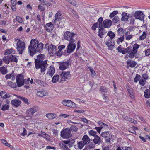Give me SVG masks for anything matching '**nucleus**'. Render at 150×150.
Here are the masks:
<instances>
[{
  "mask_svg": "<svg viewBox=\"0 0 150 150\" xmlns=\"http://www.w3.org/2000/svg\"><path fill=\"white\" fill-rule=\"evenodd\" d=\"M117 50L118 52H120L121 53L124 54H125V49L124 48H122L121 45H120L118 47Z\"/></svg>",
  "mask_w": 150,
  "mask_h": 150,
  "instance_id": "43",
  "label": "nucleus"
},
{
  "mask_svg": "<svg viewBox=\"0 0 150 150\" xmlns=\"http://www.w3.org/2000/svg\"><path fill=\"white\" fill-rule=\"evenodd\" d=\"M114 44V43H113L112 44H109L108 45H107L108 49L111 50H112L113 48Z\"/></svg>",
  "mask_w": 150,
  "mask_h": 150,
  "instance_id": "64",
  "label": "nucleus"
},
{
  "mask_svg": "<svg viewBox=\"0 0 150 150\" xmlns=\"http://www.w3.org/2000/svg\"><path fill=\"white\" fill-rule=\"evenodd\" d=\"M75 41L70 42L66 48V52L68 53H70L75 49L76 45L74 42Z\"/></svg>",
  "mask_w": 150,
  "mask_h": 150,
  "instance_id": "8",
  "label": "nucleus"
},
{
  "mask_svg": "<svg viewBox=\"0 0 150 150\" xmlns=\"http://www.w3.org/2000/svg\"><path fill=\"white\" fill-rule=\"evenodd\" d=\"M98 123L100 127L102 128V129L103 128H104L106 129H108L109 128L108 126L107 125L104 123L103 122L100 121H99L98 122Z\"/></svg>",
  "mask_w": 150,
  "mask_h": 150,
  "instance_id": "27",
  "label": "nucleus"
},
{
  "mask_svg": "<svg viewBox=\"0 0 150 150\" xmlns=\"http://www.w3.org/2000/svg\"><path fill=\"white\" fill-rule=\"evenodd\" d=\"M85 145L82 141H80L77 143V146L76 145H74V147L77 149H81L83 148Z\"/></svg>",
  "mask_w": 150,
  "mask_h": 150,
  "instance_id": "22",
  "label": "nucleus"
},
{
  "mask_svg": "<svg viewBox=\"0 0 150 150\" xmlns=\"http://www.w3.org/2000/svg\"><path fill=\"white\" fill-rule=\"evenodd\" d=\"M75 35V33H74L67 31L64 33V38L66 40L69 41L70 42L75 41V40L73 38Z\"/></svg>",
  "mask_w": 150,
  "mask_h": 150,
  "instance_id": "5",
  "label": "nucleus"
},
{
  "mask_svg": "<svg viewBox=\"0 0 150 150\" xmlns=\"http://www.w3.org/2000/svg\"><path fill=\"white\" fill-rule=\"evenodd\" d=\"M56 55L59 57H61L62 54H63L65 55L66 54V52L65 50L64 51L63 53H61L60 52L58 51L57 52H56V53H55Z\"/></svg>",
  "mask_w": 150,
  "mask_h": 150,
  "instance_id": "52",
  "label": "nucleus"
},
{
  "mask_svg": "<svg viewBox=\"0 0 150 150\" xmlns=\"http://www.w3.org/2000/svg\"><path fill=\"white\" fill-rule=\"evenodd\" d=\"M25 42L21 40H19L16 44L17 49L20 54H22L25 48Z\"/></svg>",
  "mask_w": 150,
  "mask_h": 150,
  "instance_id": "4",
  "label": "nucleus"
},
{
  "mask_svg": "<svg viewBox=\"0 0 150 150\" xmlns=\"http://www.w3.org/2000/svg\"><path fill=\"white\" fill-rule=\"evenodd\" d=\"M126 30L125 28L120 27L118 29L117 32L119 35L122 36L124 34Z\"/></svg>",
  "mask_w": 150,
  "mask_h": 150,
  "instance_id": "28",
  "label": "nucleus"
},
{
  "mask_svg": "<svg viewBox=\"0 0 150 150\" xmlns=\"http://www.w3.org/2000/svg\"><path fill=\"white\" fill-rule=\"evenodd\" d=\"M82 142L85 144H88L91 141V139L87 135H84L82 138Z\"/></svg>",
  "mask_w": 150,
  "mask_h": 150,
  "instance_id": "19",
  "label": "nucleus"
},
{
  "mask_svg": "<svg viewBox=\"0 0 150 150\" xmlns=\"http://www.w3.org/2000/svg\"><path fill=\"white\" fill-rule=\"evenodd\" d=\"M15 51L12 48L7 49L4 52V54L7 55L11 54H13L15 53Z\"/></svg>",
  "mask_w": 150,
  "mask_h": 150,
  "instance_id": "30",
  "label": "nucleus"
},
{
  "mask_svg": "<svg viewBox=\"0 0 150 150\" xmlns=\"http://www.w3.org/2000/svg\"><path fill=\"white\" fill-rule=\"evenodd\" d=\"M129 131L130 132L135 135L136 134V131H135V130L134 129V126H132V127H130L129 129Z\"/></svg>",
  "mask_w": 150,
  "mask_h": 150,
  "instance_id": "56",
  "label": "nucleus"
},
{
  "mask_svg": "<svg viewBox=\"0 0 150 150\" xmlns=\"http://www.w3.org/2000/svg\"><path fill=\"white\" fill-rule=\"evenodd\" d=\"M55 72V69L53 66H50L47 71V74L52 77L54 74Z\"/></svg>",
  "mask_w": 150,
  "mask_h": 150,
  "instance_id": "14",
  "label": "nucleus"
},
{
  "mask_svg": "<svg viewBox=\"0 0 150 150\" xmlns=\"http://www.w3.org/2000/svg\"><path fill=\"white\" fill-rule=\"evenodd\" d=\"M59 79V77L58 75H55L52 78V82L54 83H56L58 81Z\"/></svg>",
  "mask_w": 150,
  "mask_h": 150,
  "instance_id": "39",
  "label": "nucleus"
},
{
  "mask_svg": "<svg viewBox=\"0 0 150 150\" xmlns=\"http://www.w3.org/2000/svg\"><path fill=\"white\" fill-rule=\"evenodd\" d=\"M57 21H60L59 25H60L62 27L63 26L65 21V19L63 17L60 12L59 11H58L55 14V19L54 23H56Z\"/></svg>",
  "mask_w": 150,
  "mask_h": 150,
  "instance_id": "3",
  "label": "nucleus"
},
{
  "mask_svg": "<svg viewBox=\"0 0 150 150\" xmlns=\"http://www.w3.org/2000/svg\"><path fill=\"white\" fill-rule=\"evenodd\" d=\"M99 28L100 29L99 30V31L98 33V36L102 38L103 37L104 33L103 32L105 29L103 28V27L102 28L99 27Z\"/></svg>",
  "mask_w": 150,
  "mask_h": 150,
  "instance_id": "34",
  "label": "nucleus"
},
{
  "mask_svg": "<svg viewBox=\"0 0 150 150\" xmlns=\"http://www.w3.org/2000/svg\"><path fill=\"white\" fill-rule=\"evenodd\" d=\"M98 23H94L92 27V29L93 30H95L98 27Z\"/></svg>",
  "mask_w": 150,
  "mask_h": 150,
  "instance_id": "62",
  "label": "nucleus"
},
{
  "mask_svg": "<svg viewBox=\"0 0 150 150\" xmlns=\"http://www.w3.org/2000/svg\"><path fill=\"white\" fill-rule=\"evenodd\" d=\"M41 1L42 2V3L44 5L50 6L51 4L50 3V2H49L48 0H41Z\"/></svg>",
  "mask_w": 150,
  "mask_h": 150,
  "instance_id": "47",
  "label": "nucleus"
},
{
  "mask_svg": "<svg viewBox=\"0 0 150 150\" xmlns=\"http://www.w3.org/2000/svg\"><path fill=\"white\" fill-rule=\"evenodd\" d=\"M112 22L114 23H116L119 21V18L118 16L114 17L112 19Z\"/></svg>",
  "mask_w": 150,
  "mask_h": 150,
  "instance_id": "53",
  "label": "nucleus"
},
{
  "mask_svg": "<svg viewBox=\"0 0 150 150\" xmlns=\"http://www.w3.org/2000/svg\"><path fill=\"white\" fill-rule=\"evenodd\" d=\"M39 110V108L36 106L27 109L26 111L27 115L24 117V119L27 120H30L33 117V114L38 111Z\"/></svg>",
  "mask_w": 150,
  "mask_h": 150,
  "instance_id": "2",
  "label": "nucleus"
},
{
  "mask_svg": "<svg viewBox=\"0 0 150 150\" xmlns=\"http://www.w3.org/2000/svg\"><path fill=\"white\" fill-rule=\"evenodd\" d=\"M59 69L62 70H64L68 68L69 62H61L59 63Z\"/></svg>",
  "mask_w": 150,
  "mask_h": 150,
  "instance_id": "12",
  "label": "nucleus"
},
{
  "mask_svg": "<svg viewBox=\"0 0 150 150\" xmlns=\"http://www.w3.org/2000/svg\"><path fill=\"white\" fill-rule=\"evenodd\" d=\"M145 97L146 98H149L150 97V90L148 89L145 90L144 92Z\"/></svg>",
  "mask_w": 150,
  "mask_h": 150,
  "instance_id": "41",
  "label": "nucleus"
},
{
  "mask_svg": "<svg viewBox=\"0 0 150 150\" xmlns=\"http://www.w3.org/2000/svg\"><path fill=\"white\" fill-rule=\"evenodd\" d=\"M141 76L140 75L137 74L136 77L134 78V81L135 82H137L139 79H140Z\"/></svg>",
  "mask_w": 150,
  "mask_h": 150,
  "instance_id": "61",
  "label": "nucleus"
},
{
  "mask_svg": "<svg viewBox=\"0 0 150 150\" xmlns=\"http://www.w3.org/2000/svg\"><path fill=\"white\" fill-rule=\"evenodd\" d=\"M68 1L71 4L74 6H75L76 5V2L75 0H66Z\"/></svg>",
  "mask_w": 150,
  "mask_h": 150,
  "instance_id": "57",
  "label": "nucleus"
},
{
  "mask_svg": "<svg viewBox=\"0 0 150 150\" xmlns=\"http://www.w3.org/2000/svg\"><path fill=\"white\" fill-rule=\"evenodd\" d=\"M146 82V81L145 80L141 79L139 80V83L142 86H144Z\"/></svg>",
  "mask_w": 150,
  "mask_h": 150,
  "instance_id": "60",
  "label": "nucleus"
},
{
  "mask_svg": "<svg viewBox=\"0 0 150 150\" xmlns=\"http://www.w3.org/2000/svg\"><path fill=\"white\" fill-rule=\"evenodd\" d=\"M107 35L109 36L110 38L112 39L115 37V34L113 32L110 31L107 33Z\"/></svg>",
  "mask_w": 150,
  "mask_h": 150,
  "instance_id": "45",
  "label": "nucleus"
},
{
  "mask_svg": "<svg viewBox=\"0 0 150 150\" xmlns=\"http://www.w3.org/2000/svg\"><path fill=\"white\" fill-rule=\"evenodd\" d=\"M21 101L19 100L14 99L11 101V103L13 106L15 107H18L21 104Z\"/></svg>",
  "mask_w": 150,
  "mask_h": 150,
  "instance_id": "23",
  "label": "nucleus"
},
{
  "mask_svg": "<svg viewBox=\"0 0 150 150\" xmlns=\"http://www.w3.org/2000/svg\"><path fill=\"white\" fill-rule=\"evenodd\" d=\"M0 96L2 98L4 99L9 98L11 97L10 94L4 91H1L0 92Z\"/></svg>",
  "mask_w": 150,
  "mask_h": 150,
  "instance_id": "20",
  "label": "nucleus"
},
{
  "mask_svg": "<svg viewBox=\"0 0 150 150\" xmlns=\"http://www.w3.org/2000/svg\"><path fill=\"white\" fill-rule=\"evenodd\" d=\"M70 130L72 131L76 132L77 131L78 129L76 126L75 125H71L70 128Z\"/></svg>",
  "mask_w": 150,
  "mask_h": 150,
  "instance_id": "49",
  "label": "nucleus"
},
{
  "mask_svg": "<svg viewBox=\"0 0 150 150\" xmlns=\"http://www.w3.org/2000/svg\"><path fill=\"white\" fill-rule=\"evenodd\" d=\"M103 21V18L102 17H100L98 20V22L99 23V27L102 28L103 27V23L102 22Z\"/></svg>",
  "mask_w": 150,
  "mask_h": 150,
  "instance_id": "50",
  "label": "nucleus"
},
{
  "mask_svg": "<svg viewBox=\"0 0 150 150\" xmlns=\"http://www.w3.org/2000/svg\"><path fill=\"white\" fill-rule=\"evenodd\" d=\"M111 21L110 20H105L103 23V27L109 28L111 25Z\"/></svg>",
  "mask_w": 150,
  "mask_h": 150,
  "instance_id": "16",
  "label": "nucleus"
},
{
  "mask_svg": "<svg viewBox=\"0 0 150 150\" xmlns=\"http://www.w3.org/2000/svg\"><path fill=\"white\" fill-rule=\"evenodd\" d=\"M100 90L102 92L106 93L107 92V88L105 87L101 86L100 88Z\"/></svg>",
  "mask_w": 150,
  "mask_h": 150,
  "instance_id": "58",
  "label": "nucleus"
},
{
  "mask_svg": "<svg viewBox=\"0 0 150 150\" xmlns=\"http://www.w3.org/2000/svg\"><path fill=\"white\" fill-rule=\"evenodd\" d=\"M139 45L137 44H135L133 45L132 49L133 52L134 53L135 55L137 53V49L139 47Z\"/></svg>",
  "mask_w": 150,
  "mask_h": 150,
  "instance_id": "36",
  "label": "nucleus"
},
{
  "mask_svg": "<svg viewBox=\"0 0 150 150\" xmlns=\"http://www.w3.org/2000/svg\"><path fill=\"white\" fill-rule=\"evenodd\" d=\"M125 54L128 53L129 54L128 57L131 58L132 59L134 58L135 54L133 52L132 48L131 46H129L128 47L125 49Z\"/></svg>",
  "mask_w": 150,
  "mask_h": 150,
  "instance_id": "10",
  "label": "nucleus"
},
{
  "mask_svg": "<svg viewBox=\"0 0 150 150\" xmlns=\"http://www.w3.org/2000/svg\"><path fill=\"white\" fill-rule=\"evenodd\" d=\"M16 19L18 23H21L23 22V20L22 18L19 16H17L16 17Z\"/></svg>",
  "mask_w": 150,
  "mask_h": 150,
  "instance_id": "63",
  "label": "nucleus"
},
{
  "mask_svg": "<svg viewBox=\"0 0 150 150\" xmlns=\"http://www.w3.org/2000/svg\"><path fill=\"white\" fill-rule=\"evenodd\" d=\"M61 77L60 80V82L62 81H64L66 79H67L70 77V72H62V73L60 74Z\"/></svg>",
  "mask_w": 150,
  "mask_h": 150,
  "instance_id": "11",
  "label": "nucleus"
},
{
  "mask_svg": "<svg viewBox=\"0 0 150 150\" xmlns=\"http://www.w3.org/2000/svg\"><path fill=\"white\" fill-rule=\"evenodd\" d=\"M44 56L43 54L39 55L37 56V59H35V68L37 69H40L41 73L44 72L48 66L47 61H42Z\"/></svg>",
  "mask_w": 150,
  "mask_h": 150,
  "instance_id": "1",
  "label": "nucleus"
},
{
  "mask_svg": "<svg viewBox=\"0 0 150 150\" xmlns=\"http://www.w3.org/2000/svg\"><path fill=\"white\" fill-rule=\"evenodd\" d=\"M19 98L23 100L24 103L27 105L29 104V103L28 102V100L27 98L19 96L18 97Z\"/></svg>",
  "mask_w": 150,
  "mask_h": 150,
  "instance_id": "44",
  "label": "nucleus"
},
{
  "mask_svg": "<svg viewBox=\"0 0 150 150\" xmlns=\"http://www.w3.org/2000/svg\"><path fill=\"white\" fill-rule=\"evenodd\" d=\"M28 50L31 56H33L36 53V47H32L30 45L28 46Z\"/></svg>",
  "mask_w": 150,
  "mask_h": 150,
  "instance_id": "15",
  "label": "nucleus"
},
{
  "mask_svg": "<svg viewBox=\"0 0 150 150\" xmlns=\"http://www.w3.org/2000/svg\"><path fill=\"white\" fill-rule=\"evenodd\" d=\"M43 44L42 43H40L38 44L36 47V52L40 53L43 50Z\"/></svg>",
  "mask_w": 150,
  "mask_h": 150,
  "instance_id": "26",
  "label": "nucleus"
},
{
  "mask_svg": "<svg viewBox=\"0 0 150 150\" xmlns=\"http://www.w3.org/2000/svg\"><path fill=\"white\" fill-rule=\"evenodd\" d=\"M59 144L64 150H70L65 145L63 144V143H60Z\"/></svg>",
  "mask_w": 150,
  "mask_h": 150,
  "instance_id": "48",
  "label": "nucleus"
},
{
  "mask_svg": "<svg viewBox=\"0 0 150 150\" xmlns=\"http://www.w3.org/2000/svg\"><path fill=\"white\" fill-rule=\"evenodd\" d=\"M70 129L69 128H66L61 132V136L64 139H68L71 136Z\"/></svg>",
  "mask_w": 150,
  "mask_h": 150,
  "instance_id": "6",
  "label": "nucleus"
},
{
  "mask_svg": "<svg viewBox=\"0 0 150 150\" xmlns=\"http://www.w3.org/2000/svg\"><path fill=\"white\" fill-rule=\"evenodd\" d=\"M147 35V31H144L142 35H140L139 37V40H143L146 38V37Z\"/></svg>",
  "mask_w": 150,
  "mask_h": 150,
  "instance_id": "38",
  "label": "nucleus"
},
{
  "mask_svg": "<svg viewBox=\"0 0 150 150\" xmlns=\"http://www.w3.org/2000/svg\"><path fill=\"white\" fill-rule=\"evenodd\" d=\"M9 56L4 57L3 58V62L6 64H8L10 61Z\"/></svg>",
  "mask_w": 150,
  "mask_h": 150,
  "instance_id": "37",
  "label": "nucleus"
},
{
  "mask_svg": "<svg viewBox=\"0 0 150 150\" xmlns=\"http://www.w3.org/2000/svg\"><path fill=\"white\" fill-rule=\"evenodd\" d=\"M124 38L123 36L117 39L116 42L118 44H119L120 43H122L124 40Z\"/></svg>",
  "mask_w": 150,
  "mask_h": 150,
  "instance_id": "51",
  "label": "nucleus"
},
{
  "mask_svg": "<svg viewBox=\"0 0 150 150\" xmlns=\"http://www.w3.org/2000/svg\"><path fill=\"white\" fill-rule=\"evenodd\" d=\"M8 86L13 88H16V85L15 83L10 82L8 83Z\"/></svg>",
  "mask_w": 150,
  "mask_h": 150,
  "instance_id": "55",
  "label": "nucleus"
},
{
  "mask_svg": "<svg viewBox=\"0 0 150 150\" xmlns=\"http://www.w3.org/2000/svg\"><path fill=\"white\" fill-rule=\"evenodd\" d=\"M0 72L3 74H5L8 72V71L6 69V67H0Z\"/></svg>",
  "mask_w": 150,
  "mask_h": 150,
  "instance_id": "35",
  "label": "nucleus"
},
{
  "mask_svg": "<svg viewBox=\"0 0 150 150\" xmlns=\"http://www.w3.org/2000/svg\"><path fill=\"white\" fill-rule=\"evenodd\" d=\"M127 65H129L131 68L135 67L137 64V63L134 61H132L131 60L129 59L127 62Z\"/></svg>",
  "mask_w": 150,
  "mask_h": 150,
  "instance_id": "25",
  "label": "nucleus"
},
{
  "mask_svg": "<svg viewBox=\"0 0 150 150\" xmlns=\"http://www.w3.org/2000/svg\"><path fill=\"white\" fill-rule=\"evenodd\" d=\"M37 94L39 96L43 97L46 96L47 94L46 92H44L39 91L37 92Z\"/></svg>",
  "mask_w": 150,
  "mask_h": 150,
  "instance_id": "42",
  "label": "nucleus"
},
{
  "mask_svg": "<svg viewBox=\"0 0 150 150\" xmlns=\"http://www.w3.org/2000/svg\"><path fill=\"white\" fill-rule=\"evenodd\" d=\"M144 16L145 15L142 11H137L135 12L134 16L136 19L143 21L144 20Z\"/></svg>",
  "mask_w": 150,
  "mask_h": 150,
  "instance_id": "9",
  "label": "nucleus"
},
{
  "mask_svg": "<svg viewBox=\"0 0 150 150\" xmlns=\"http://www.w3.org/2000/svg\"><path fill=\"white\" fill-rule=\"evenodd\" d=\"M110 132L109 131L104 132L101 134L102 137L103 138H107L110 137Z\"/></svg>",
  "mask_w": 150,
  "mask_h": 150,
  "instance_id": "33",
  "label": "nucleus"
},
{
  "mask_svg": "<svg viewBox=\"0 0 150 150\" xmlns=\"http://www.w3.org/2000/svg\"><path fill=\"white\" fill-rule=\"evenodd\" d=\"M17 57L16 55H12L9 56L10 62H13L17 63L18 62V59L17 58Z\"/></svg>",
  "mask_w": 150,
  "mask_h": 150,
  "instance_id": "31",
  "label": "nucleus"
},
{
  "mask_svg": "<svg viewBox=\"0 0 150 150\" xmlns=\"http://www.w3.org/2000/svg\"><path fill=\"white\" fill-rule=\"evenodd\" d=\"M45 27L46 31L49 32L52 31L54 29L53 25L51 22L47 23Z\"/></svg>",
  "mask_w": 150,
  "mask_h": 150,
  "instance_id": "13",
  "label": "nucleus"
},
{
  "mask_svg": "<svg viewBox=\"0 0 150 150\" xmlns=\"http://www.w3.org/2000/svg\"><path fill=\"white\" fill-rule=\"evenodd\" d=\"M74 103L72 102L71 100H64L61 102V103L63 104L64 106L70 107V103Z\"/></svg>",
  "mask_w": 150,
  "mask_h": 150,
  "instance_id": "21",
  "label": "nucleus"
},
{
  "mask_svg": "<svg viewBox=\"0 0 150 150\" xmlns=\"http://www.w3.org/2000/svg\"><path fill=\"white\" fill-rule=\"evenodd\" d=\"M56 46L52 44H51L48 47V51L52 54L56 53Z\"/></svg>",
  "mask_w": 150,
  "mask_h": 150,
  "instance_id": "17",
  "label": "nucleus"
},
{
  "mask_svg": "<svg viewBox=\"0 0 150 150\" xmlns=\"http://www.w3.org/2000/svg\"><path fill=\"white\" fill-rule=\"evenodd\" d=\"M118 11H114L112 12L110 15L109 16L110 18H112L116 14L118 13Z\"/></svg>",
  "mask_w": 150,
  "mask_h": 150,
  "instance_id": "54",
  "label": "nucleus"
},
{
  "mask_svg": "<svg viewBox=\"0 0 150 150\" xmlns=\"http://www.w3.org/2000/svg\"><path fill=\"white\" fill-rule=\"evenodd\" d=\"M122 21H126L129 18V16L127 14V13L124 12L122 14Z\"/></svg>",
  "mask_w": 150,
  "mask_h": 150,
  "instance_id": "32",
  "label": "nucleus"
},
{
  "mask_svg": "<svg viewBox=\"0 0 150 150\" xmlns=\"http://www.w3.org/2000/svg\"><path fill=\"white\" fill-rule=\"evenodd\" d=\"M34 81L35 82H36V83L40 85H42L44 86L46 84L43 81L38 79H35L34 80Z\"/></svg>",
  "mask_w": 150,
  "mask_h": 150,
  "instance_id": "40",
  "label": "nucleus"
},
{
  "mask_svg": "<svg viewBox=\"0 0 150 150\" xmlns=\"http://www.w3.org/2000/svg\"><path fill=\"white\" fill-rule=\"evenodd\" d=\"M88 134L89 135L95 137L96 135V134H97V132L93 130H91L88 131Z\"/></svg>",
  "mask_w": 150,
  "mask_h": 150,
  "instance_id": "46",
  "label": "nucleus"
},
{
  "mask_svg": "<svg viewBox=\"0 0 150 150\" xmlns=\"http://www.w3.org/2000/svg\"><path fill=\"white\" fill-rule=\"evenodd\" d=\"M39 41L36 39H32L31 40L29 45L36 47L38 44Z\"/></svg>",
  "mask_w": 150,
  "mask_h": 150,
  "instance_id": "24",
  "label": "nucleus"
},
{
  "mask_svg": "<svg viewBox=\"0 0 150 150\" xmlns=\"http://www.w3.org/2000/svg\"><path fill=\"white\" fill-rule=\"evenodd\" d=\"M9 108V106L8 105L5 104L3 105L1 108L2 110L4 111L8 110Z\"/></svg>",
  "mask_w": 150,
  "mask_h": 150,
  "instance_id": "59",
  "label": "nucleus"
},
{
  "mask_svg": "<svg viewBox=\"0 0 150 150\" xmlns=\"http://www.w3.org/2000/svg\"><path fill=\"white\" fill-rule=\"evenodd\" d=\"M93 141L95 145H99L101 142V139L98 135H96L94 137Z\"/></svg>",
  "mask_w": 150,
  "mask_h": 150,
  "instance_id": "18",
  "label": "nucleus"
},
{
  "mask_svg": "<svg viewBox=\"0 0 150 150\" xmlns=\"http://www.w3.org/2000/svg\"><path fill=\"white\" fill-rule=\"evenodd\" d=\"M16 80L18 87H21L24 84L25 80L22 74H20L17 75L16 78Z\"/></svg>",
  "mask_w": 150,
  "mask_h": 150,
  "instance_id": "7",
  "label": "nucleus"
},
{
  "mask_svg": "<svg viewBox=\"0 0 150 150\" xmlns=\"http://www.w3.org/2000/svg\"><path fill=\"white\" fill-rule=\"evenodd\" d=\"M46 116L49 119H53L56 118L57 115L56 114L53 113H49L46 114Z\"/></svg>",
  "mask_w": 150,
  "mask_h": 150,
  "instance_id": "29",
  "label": "nucleus"
}]
</instances>
